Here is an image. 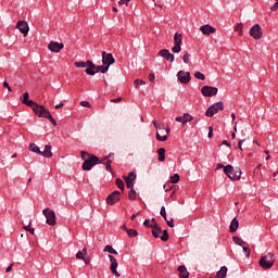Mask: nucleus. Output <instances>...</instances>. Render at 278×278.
<instances>
[{"label":"nucleus","instance_id":"1","mask_svg":"<svg viewBox=\"0 0 278 278\" xmlns=\"http://www.w3.org/2000/svg\"><path fill=\"white\" fill-rule=\"evenodd\" d=\"M81 160H84L83 170H92V167L97 166V164H103L101 159L86 151H81Z\"/></svg>","mask_w":278,"mask_h":278},{"label":"nucleus","instance_id":"2","mask_svg":"<svg viewBox=\"0 0 278 278\" xmlns=\"http://www.w3.org/2000/svg\"><path fill=\"white\" fill-rule=\"evenodd\" d=\"M275 262H277V257L273 253H267L266 255L262 256L260 260V266L264 270H268L275 266Z\"/></svg>","mask_w":278,"mask_h":278},{"label":"nucleus","instance_id":"3","mask_svg":"<svg viewBox=\"0 0 278 278\" xmlns=\"http://www.w3.org/2000/svg\"><path fill=\"white\" fill-rule=\"evenodd\" d=\"M224 173L229 179H233L235 181L240 180V177H242V170H240V168L233 169V166L231 165L225 166Z\"/></svg>","mask_w":278,"mask_h":278},{"label":"nucleus","instance_id":"4","mask_svg":"<svg viewBox=\"0 0 278 278\" xmlns=\"http://www.w3.org/2000/svg\"><path fill=\"white\" fill-rule=\"evenodd\" d=\"M74 65L76 66V68H86L85 73L87 75H97V72H94V63H92V61H79V62H75Z\"/></svg>","mask_w":278,"mask_h":278},{"label":"nucleus","instance_id":"5","mask_svg":"<svg viewBox=\"0 0 278 278\" xmlns=\"http://www.w3.org/2000/svg\"><path fill=\"white\" fill-rule=\"evenodd\" d=\"M151 229L153 238H161L162 242H168V230H164L163 235L161 236L162 227H160V225L154 224L151 226Z\"/></svg>","mask_w":278,"mask_h":278},{"label":"nucleus","instance_id":"6","mask_svg":"<svg viewBox=\"0 0 278 278\" xmlns=\"http://www.w3.org/2000/svg\"><path fill=\"white\" fill-rule=\"evenodd\" d=\"M225 110V104L219 101L214 104H212L205 112V115L208 116V118H212L214 114H218V112H223Z\"/></svg>","mask_w":278,"mask_h":278},{"label":"nucleus","instance_id":"7","mask_svg":"<svg viewBox=\"0 0 278 278\" xmlns=\"http://www.w3.org/2000/svg\"><path fill=\"white\" fill-rule=\"evenodd\" d=\"M43 216L46 217V223L50 227H55L56 220H55V212L53 210L47 207L42 211Z\"/></svg>","mask_w":278,"mask_h":278},{"label":"nucleus","instance_id":"8","mask_svg":"<svg viewBox=\"0 0 278 278\" xmlns=\"http://www.w3.org/2000/svg\"><path fill=\"white\" fill-rule=\"evenodd\" d=\"M30 108L33 109V112H35L36 116H38L39 118H47V116L50 114L49 110H46L43 105H40L36 102Z\"/></svg>","mask_w":278,"mask_h":278},{"label":"nucleus","instance_id":"9","mask_svg":"<svg viewBox=\"0 0 278 278\" xmlns=\"http://www.w3.org/2000/svg\"><path fill=\"white\" fill-rule=\"evenodd\" d=\"M184 41L181 34L175 33L174 35V47L172 48L173 53H181V42Z\"/></svg>","mask_w":278,"mask_h":278},{"label":"nucleus","instance_id":"10","mask_svg":"<svg viewBox=\"0 0 278 278\" xmlns=\"http://www.w3.org/2000/svg\"><path fill=\"white\" fill-rule=\"evenodd\" d=\"M250 36L254 38V40H262V27L260 24H255L250 28Z\"/></svg>","mask_w":278,"mask_h":278},{"label":"nucleus","instance_id":"11","mask_svg":"<svg viewBox=\"0 0 278 278\" xmlns=\"http://www.w3.org/2000/svg\"><path fill=\"white\" fill-rule=\"evenodd\" d=\"M201 92L203 97H216L218 94V88L211 87V86H204L201 89Z\"/></svg>","mask_w":278,"mask_h":278},{"label":"nucleus","instance_id":"12","mask_svg":"<svg viewBox=\"0 0 278 278\" xmlns=\"http://www.w3.org/2000/svg\"><path fill=\"white\" fill-rule=\"evenodd\" d=\"M168 134H170V128H160V131L156 132V140L159 142H166L168 140Z\"/></svg>","mask_w":278,"mask_h":278},{"label":"nucleus","instance_id":"13","mask_svg":"<svg viewBox=\"0 0 278 278\" xmlns=\"http://www.w3.org/2000/svg\"><path fill=\"white\" fill-rule=\"evenodd\" d=\"M16 29L23 34L24 38L29 34V24L26 21H18L16 24Z\"/></svg>","mask_w":278,"mask_h":278},{"label":"nucleus","instance_id":"14","mask_svg":"<svg viewBox=\"0 0 278 278\" xmlns=\"http://www.w3.org/2000/svg\"><path fill=\"white\" fill-rule=\"evenodd\" d=\"M118 201H121V192L119 191H114L111 194H109L106 198L108 205H114L115 203H118Z\"/></svg>","mask_w":278,"mask_h":278},{"label":"nucleus","instance_id":"15","mask_svg":"<svg viewBox=\"0 0 278 278\" xmlns=\"http://www.w3.org/2000/svg\"><path fill=\"white\" fill-rule=\"evenodd\" d=\"M114 62H116V60L112 53H106L105 51L102 52V64L110 67Z\"/></svg>","mask_w":278,"mask_h":278},{"label":"nucleus","instance_id":"16","mask_svg":"<svg viewBox=\"0 0 278 278\" xmlns=\"http://www.w3.org/2000/svg\"><path fill=\"white\" fill-rule=\"evenodd\" d=\"M109 260L111 262V273L115 275V277H121V274L116 270V268H118V261H116V257L110 254Z\"/></svg>","mask_w":278,"mask_h":278},{"label":"nucleus","instance_id":"17","mask_svg":"<svg viewBox=\"0 0 278 278\" xmlns=\"http://www.w3.org/2000/svg\"><path fill=\"white\" fill-rule=\"evenodd\" d=\"M48 49L49 51H51L52 53H60L61 49H64V43L62 42H58V41H51L48 45Z\"/></svg>","mask_w":278,"mask_h":278},{"label":"nucleus","instance_id":"18","mask_svg":"<svg viewBox=\"0 0 278 278\" xmlns=\"http://www.w3.org/2000/svg\"><path fill=\"white\" fill-rule=\"evenodd\" d=\"M159 55L167 60V62H175V54L170 53L168 49H162L159 51Z\"/></svg>","mask_w":278,"mask_h":278},{"label":"nucleus","instance_id":"19","mask_svg":"<svg viewBox=\"0 0 278 278\" xmlns=\"http://www.w3.org/2000/svg\"><path fill=\"white\" fill-rule=\"evenodd\" d=\"M200 31H202L203 36H212V34H216V28L206 24L200 27Z\"/></svg>","mask_w":278,"mask_h":278},{"label":"nucleus","instance_id":"20","mask_svg":"<svg viewBox=\"0 0 278 278\" xmlns=\"http://www.w3.org/2000/svg\"><path fill=\"white\" fill-rule=\"evenodd\" d=\"M177 75L180 84H190V72L179 71Z\"/></svg>","mask_w":278,"mask_h":278},{"label":"nucleus","instance_id":"21","mask_svg":"<svg viewBox=\"0 0 278 278\" xmlns=\"http://www.w3.org/2000/svg\"><path fill=\"white\" fill-rule=\"evenodd\" d=\"M113 155H114V153L111 152L108 154V156L101 159L102 164L105 165V169L109 173H112V160H110V157H113Z\"/></svg>","mask_w":278,"mask_h":278},{"label":"nucleus","instance_id":"22","mask_svg":"<svg viewBox=\"0 0 278 278\" xmlns=\"http://www.w3.org/2000/svg\"><path fill=\"white\" fill-rule=\"evenodd\" d=\"M127 188H134V181H136V173L130 172L128 176L124 177Z\"/></svg>","mask_w":278,"mask_h":278},{"label":"nucleus","instance_id":"23","mask_svg":"<svg viewBox=\"0 0 278 278\" xmlns=\"http://www.w3.org/2000/svg\"><path fill=\"white\" fill-rule=\"evenodd\" d=\"M22 103L28 108H31L36 102H34V100H29V92L26 91L23 94Z\"/></svg>","mask_w":278,"mask_h":278},{"label":"nucleus","instance_id":"24","mask_svg":"<svg viewBox=\"0 0 278 278\" xmlns=\"http://www.w3.org/2000/svg\"><path fill=\"white\" fill-rule=\"evenodd\" d=\"M178 273H179V278L190 277V273H188V269L184 265L178 266Z\"/></svg>","mask_w":278,"mask_h":278},{"label":"nucleus","instance_id":"25","mask_svg":"<svg viewBox=\"0 0 278 278\" xmlns=\"http://www.w3.org/2000/svg\"><path fill=\"white\" fill-rule=\"evenodd\" d=\"M238 227H240V223L238 222V218H233L230 223V233H236L238 231Z\"/></svg>","mask_w":278,"mask_h":278},{"label":"nucleus","instance_id":"26","mask_svg":"<svg viewBox=\"0 0 278 278\" xmlns=\"http://www.w3.org/2000/svg\"><path fill=\"white\" fill-rule=\"evenodd\" d=\"M51 146H46L45 151L39 152V155H42V157H51L53 155V152L51 151Z\"/></svg>","mask_w":278,"mask_h":278},{"label":"nucleus","instance_id":"27","mask_svg":"<svg viewBox=\"0 0 278 278\" xmlns=\"http://www.w3.org/2000/svg\"><path fill=\"white\" fill-rule=\"evenodd\" d=\"M157 161L159 162H164V160H166V149L164 148H160L157 149Z\"/></svg>","mask_w":278,"mask_h":278},{"label":"nucleus","instance_id":"28","mask_svg":"<svg viewBox=\"0 0 278 278\" xmlns=\"http://www.w3.org/2000/svg\"><path fill=\"white\" fill-rule=\"evenodd\" d=\"M217 278H226L227 277V266H223L216 274Z\"/></svg>","mask_w":278,"mask_h":278},{"label":"nucleus","instance_id":"29","mask_svg":"<svg viewBox=\"0 0 278 278\" xmlns=\"http://www.w3.org/2000/svg\"><path fill=\"white\" fill-rule=\"evenodd\" d=\"M242 29H244V24L237 23L235 26V31L238 33V36H243L244 31Z\"/></svg>","mask_w":278,"mask_h":278},{"label":"nucleus","instance_id":"30","mask_svg":"<svg viewBox=\"0 0 278 278\" xmlns=\"http://www.w3.org/2000/svg\"><path fill=\"white\" fill-rule=\"evenodd\" d=\"M86 255H88V250L84 248L83 251L76 253V260H84Z\"/></svg>","mask_w":278,"mask_h":278},{"label":"nucleus","instance_id":"31","mask_svg":"<svg viewBox=\"0 0 278 278\" xmlns=\"http://www.w3.org/2000/svg\"><path fill=\"white\" fill-rule=\"evenodd\" d=\"M29 151L33 153H38L40 155L41 151L40 148L36 143H30L28 147Z\"/></svg>","mask_w":278,"mask_h":278},{"label":"nucleus","instance_id":"32","mask_svg":"<svg viewBox=\"0 0 278 278\" xmlns=\"http://www.w3.org/2000/svg\"><path fill=\"white\" fill-rule=\"evenodd\" d=\"M130 191L128 192V198L130 199V201H136L137 199V193H136V189H134V187L128 188Z\"/></svg>","mask_w":278,"mask_h":278},{"label":"nucleus","instance_id":"33","mask_svg":"<svg viewBox=\"0 0 278 278\" xmlns=\"http://www.w3.org/2000/svg\"><path fill=\"white\" fill-rule=\"evenodd\" d=\"M104 252L111 253L112 255H118V252L112 245H105Z\"/></svg>","mask_w":278,"mask_h":278},{"label":"nucleus","instance_id":"34","mask_svg":"<svg viewBox=\"0 0 278 278\" xmlns=\"http://www.w3.org/2000/svg\"><path fill=\"white\" fill-rule=\"evenodd\" d=\"M182 119H184V125H186V123H192V121L194 119V117H192V115L185 113L182 115Z\"/></svg>","mask_w":278,"mask_h":278},{"label":"nucleus","instance_id":"35","mask_svg":"<svg viewBox=\"0 0 278 278\" xmlns=\"http://www.w3.org/2000/svg\"><path fill=\"white\" fill-rule=\"evenodd\" d=\"M190 58H191L190 52L186 51V52L184 53V55H182V62H184L185 64H190Z\"/></svg>","mask_w":278,"mask_h":278},{"label":"nucleus","instance_id":"36","mask_svg":"<svg viewBox=\"0 0 278 278\" xmlns=\"http://www.w3.org/2000/svg\"><path fill=\"white\" fill-rule=\"evenodd\" d=\"M115 184H116L117 188H119V190H125V182H123V180L121 178H117L115 180Z\"/></svg>","mask_w":278,"mask_h":278},{"label":"nucleus","instance_id":"37","mask_svg":"<svg viewBox=\"0 0 278 278\" xmlns=\"http://www.w3.org/2000/svg\"><path fill=\"white\" fill-rule=\"evenodd\" d=\"M235 244H239V247H244V241L240 237H233Z\"/></svg>","mask_w":278,"mask_h":278},{"label":"nucleus","instance_id":"38","mask_svg":"<svg viewBox=\"0 0 278 278\" xmlns=\"http://www.w3.org/2000/svg\"><path fill=\"white\" fill-rule=\"evenodd\" d=\"M194 77H195V79H200L201 81H205V75L201 72H195Z\"/></svg>","mask_w":278,"mask_h":278},{"label":"nucleus","instance_id":"39","mask_svg":"<svg viewBox=\"0 0 278 278\" xmlns=\"http://www.w3.org/2000/svg\"><path fill=\"white\" fill-rule=\"evenodd\" d=\"M127 236L129 238H136V236H138V231L136 229H129L127 230Z\"/></svg>","mask_w":278,"mask_h":278},{"label":"nucleus","instance_id":"40","mask_svg":"<svg viewBox=\"0 0 278 278\" xmlns=\"http://www.w3.org/2000/svg\"><path fill=\"white\" fill-rule=\"evenodd\" d=\"M147 83L144 81V80H142V79H136L135 81H134V86H135V88H139V86H144Z\"/></svg>","mask_w":278,"mask_h":278},{"label":"nucleus","instance_id":"41","mask_svg":"<svg viewBox=\"0 0 278 278\" xmlns=\"http://www.w3.org/2000/svg\"><path fill=\"white\" fill-rule=\"evenodd\" d=\"M170 184H179V174H174L170 177Z\"/></svg>","mask_w":278,"mask_h":278},{"label":"nucleus","instance_id":"42","mask_svg":"<svg viewBox=\"0 0 278 278\" xmlns=\"http://www.w3.org/2000/svg\"><path fill=\"white\" fill-rule=\"evenodd\" d=\"M241 247H242V249H243V251H244L247 257H250V255H251V249L249 248V245H247V243H245L244 245H241Z\"/></svg>","mask_w":278,"mask_h":278},{"label":"nucleus","instance_id":"43","mask_svg":"<svg viewBox=\"0 0 278 278\" xmlns=\"http://www.w3.org/2000/svg\"><path fill=\"white\" fill-rule=\"evenodd\" d=\"M48 121H50V123L52 125H54V127L58 125V121H55V118H53V115H51V113L49 115H47Z\"/></svg>","mask_w":278,"mask_h":278},{"label":"nucleus","instance_id":"44","mask_svg":"<svg viewBox=\"0 0 278 278\" xmlns=\"http://www.w3.org/2000/svg\"><path fill=\"white\" fill-rule=\"evenodd\" d=\"M108 71H110L109 65H105V64L101 65L100 73L105 74V73H108Z\"/></svg>","mask_w":278,"mask_h":278},{"label":"nucleus","instance_id":"45","mask_svg":"<svg viewBox=\"0 0 278 278\" xmlns=\"http://www.w3.org/2000/svg\"><path fill=\"white\" fill-rule=\"evenodd\" d=\"M165 222L170 228L175 227V220L173 218L168 219V217H166Z\"/></svg>","mask_w":278,"mask_h":278},{"label":"nucleus","instance_id":"46","mask_svg":"<svg viewBox=\"0 0 278 278\" xmlns=\"http://www.w3.org/2000/svg\"><path fill=\"white\" fill-rule=\"evenodd\" d=\"M160 214H161V216H163L164 220H166L167 216H166V207L165 206L161 207Z\"/></svg>","mask_w":278,"mask_h":278},{"label":"nucleus","instance_id":"47","mask_svg":"<svg viewBox=\"0 0 278 278\" xmlns=\"http://www.w3.org/2000/svg\"><path fill=\"white\" fill-rule=\"evenodd\" d=\"M29 225H31V222H29V224L27 226L24 227V229L26 231H29V233H31L34 236V231H36L34 228H30Z\"/></svg>","mask_w":278,"mask_h":278},{"label":"nucleus","instance_id":"48","mask_svg":"<svg viewBox=\"0 0 278 278\" xmlns=\"http://www.w3.org/2000/svg\"><path fill=\"white\" fill-rule=\"evenodd\" d=\"M118 5H128L129 0H115Z\"/></svg>","mask_w":278,"mask_h":278},{"label":"nucleus","instance_id":"49","mask_svg":"<svg viewBox=\"0 0 278 278\" xmlns=\"http://www.w3.org/2000/svg\"><path fill=\"white\" fill-rule=\"evenodd\" d=\"M80 105L83 108H90V102H88V101H80Z\"/></svg>","mask_w":278,"mask_h":278},{"label":"nucleus","instance_id":"50","mask_svg":"<svg viewBox=\"0 0 278 278\" xmlns=\"http://www.w3.org/2000/svg\"><path fill=\"white\" fill-rule=\"evenodd\" d=\"M214 136V127H208V138H212Z\"/></svg>","mask_w":278,"mask_h":278},{"label":"nucleus","instance_id":"51","mask_svg":"<svg viewBox=\"0 0 278 278\" xmlns=\"http://www.w3.org/2000/svg\"><path fill=\"white\" fill-rule=\"evenodd\" d=\"M122 101H123V98L111 99V103H121Z\"/></svg>","mask_w":278,"mask_h":278},{"label":"nucleus","instance_id":"52","mask_svg":"<svg viewBox=\"0 0 278 278\" xmlns=\"http://www.w3.org/2000/svg\"><path fill=\"white\" fill-rule=\"evenodd\" d=\"M271 12H275V10H278V0L274 3V5L270 8Z\"/></svg>","mask_w":278,"mask_h":278},{"label":"nucleus","instance_id":"53","mask_svg":"<svg viewBox=\"0 0 278 278\" xmlns=\"http://www.w3.org/2000/svg\"><path fill=\"white\" fill-rule=\"evenodd\" d=\"M245 141V139H240L239 142H238V149H240V151H243L242 150V143Z\"/></svg>","mask_w":278,"mask_h":278},{"label":"nucleus","instance_id":"54","mask_svg":"<svg viewBox=\"0 0 278 278\" xmlns=\"http://www.w3.org/2000/svg\"><path fill=\"white\" fill-rule=\"evenodd\" d=\"M143 225H144V227H153V225H151V220H149V219H146L143 222Z\"/></svg>","mask_w":278,"mask_h":278},{"label":"nucleus","instance_id":"55","mask_svg":"<svg viewBox=\"0 0 278 278\" xmlns=\"http://www.w3.org/2000/svg\"><path fill=\"white\" fill-rule=\"evenodd\" d=\"M149 81H155V74L153 73L149 74Z\"/></svg>","mask_w":278,"mask_h":278},{"label":"nucleus","instance_id":"56","mask_svg":"<svg viewBox=\"0 0 278 278\" xmlns=\"http://www.w3.org/2000/svg\"><path fill=\"white\" fill-rule=\"evenodd\" d=\"M3 87L8 88L9 92H12V88L10 87V84H8V81L3 83Z\"/></svg>","mask_w":278,"mask_h":278},{"label":"nucleus","instance_id":"57","mask_svg":"<svg viewBox=\"0 0 278 278\" xmlns=\"http://www.w3.org/2000/svg\"><path fill=\"white\" fill-rule=\"evenodd\" d=\"M175 121H176V123H182V125H184V116L182 117L181 116H177L175 118Z\"/></svg>","mask_w":278,"mask_h":278},{"label":"nucleus","instance_id":"58","mask_svg":"<svg viewBox=\"0 0 278 278\" xmlns=\"http://www.w3.org/2000/svg\"><path fill=\"white\" fill-rule=\"evenodd\" d=\"M12 266H14V264L9 265L5 269V273H12Z\"/></svg>","mask_w":278,"mask_h":278},{"label":"nucleus","instance_id":"59","mask_svg":"<svg viewBox=\"0 0 278 278\" xmlns=\"http://www.w3.org/2000/svg\"><path fill=\"white\" fill-rule=\"evenodd\" d=\"M222 144H224L225 147H231V143H229V141L227 140H223Z\"/></svg>","mask_w":278,"mask_h":278},{"label":"nucleus","instance_id":"60","mask_svg":"<svg viewBox=\"0 0 278 278\" xmlns=\"http://www.w3.org/2000/svg\"><path fill=\"white\" fill-rule=\"evenodd\" d=\"M54 108L55 110H61V108H64V103H59Z\"/></svg>","mask_w":278,"mask_h":278},{"label":"nucleus","instance_id":"61","mask_svg":"<svg viewBox=\"0 0 278 278\" xmlns=\"http://www.w3.org/2000/svg\"><path fill=\"white\" fill-rule=\"evenodd\" d=\"M97 70V73H101V65L94 64V71Z\"/></svg>","mask_w":278,"mask_h":278},{"label":"nucleus","instance_id":"62","mask_svg":"<svg viewBox=\"0 0 278 278\" xmlns=\"http://www.w3.org/2000/svg\"><path fill=\"white\" fill-rule=\"evenodd\" d=\"M153 126L155 127V129H160V127L157 126V121H153Z\"/></svg>","mask_w":278,"mask_h":278},{"label":"nucleus","instance_id":"63","mask_svg":"<svg viewBox=\"0 0 278 278\" xmlns=\"http://www.w3.org/2000/svg\"><path fill=\"white\" fill-rule=\"evenodd\" d=\"M83 261L85 262V264H90V258H83Z\"/></svg>","mask_w":278,"mask_h":278},{"label":"nucleus","instance_id":"64","mask_svg":"<svg viewBox=\"0 0 278 278\" xmlns=\"http://www.w3.org/2000/svg\"><path fill=\"white\" fill-rule=\"evenodd\" d=\"M220 168H225V165H223V164H217V169H220Z\"/></svg>","mask_w":278,"mask_h":278}]
</instances>
